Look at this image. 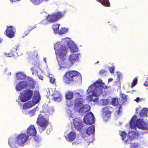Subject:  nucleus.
<instances>
[{"label": "nucleus", "mask_w": 148, "mask_h": 148, "mask_svg": "<svg viewBox=\"0 0 148 148\" xmlns=\"http://www.w3.org/2000/svg\"><path fill=\"white\" fill-rule=\"evenodd\" d=\"M66 44L70 49L71 52L75 53L79 51V48L76 45L74 42L71 38H66L62 39L60 42H57L55 45L54 49L56 55L58 56L61 61H58L60 66L59 69L62 68H66L69 66L67 62L66 55L68 48Z\"/></svg>", "instance_id": "nucleus-1"}, {"label": "nucleus", "mask_w": 148, "mask_h": 148, "mask_svg": "<svg viewBox=\"0 0 148 148\" xmlns=\"http://www.w3.org/2000/svg\"><path fill=\"white\" fill-rule=\"evenodd\" d=\"M27 135L25 133H21L18 135L11 136L8 138V144L12 148H18L19 146L24 147L29 140V136H35L36 131L34 126L31 125L27 128Z\"/></svg>", "instance_id": "nucleus-2"}, {"label": "nucleus", "mask_w": 148, "mask_h": 148, "mask_svg": "<svg viewBox=\"0 0 148 148\" xmlns=\"http://www.w3.org/2000/svg\"><path fill=\"white\" fill-rule=\"evenodd\" d=\"M102 88L105 89L107 88V86L102 82L101 79L99 78L88 87L87 92L88 94L92 93V95L87 96L86 101L88 102L92 101L94 103L96 102L98 100L96 97L102 92Z\"/></svg>", "instance_id": "nucleus-3"}, {"label": "nucleus", "mask_w": 148, "mask_h": 148, "mask_svg": "<svg viewBox=\"0 0 148 148\" xmlns=\"http://www.w3.org/2000/svg\"><path fill=\"white\" fill-rule=\"evenodd\" d=\"M136 115H134L130 122V127L132 129L135 130L137 127L138 128L143 130H146L148 133V124L142 119H137Z\"/></svg>", "instance_id": "nucleus-4"}, {"label": "nucleus", "mask_w": 148, "mask_h": 148, "mask_svg": "<svg viewBox=\"0 0 148 148\" xmlns=\"http://www.w3.org/2000/svg\"><path fill=\"white\" fill-rule=\"evenodd\" d=\"M35 81L32 78L29 77L27 80L20 81L16 85L15 88L17 91H21L23 89L27 88H30L34 87Z\"/></svg>", "instance_id": "nucleus-5"}, {"label": "nucleus", "mask_w": 148, "mask_h": 148, "mask_svg": "<svg viewBox=\"0 0 148 148\" xmlns=\"http://www.w3.org/2000/svg\"><path fill=\"white\" fill-rule=\"evenodd\" d=\"M80 73L76 71H69L66 73L64 78V82L69 84L72 81H76L81 79Z\"/></svg>", "instance_id": "nucleus-6"}, {"label": "nucleus", "mask_w": 148, "mask_h": 148, "mask_svg": "<svg viewBox=\"0 0 148 148\" xmlns=\"http://www.w3.org/2000/svg\"><path fill=\"white\" fill-rule=\"evenodd\" d=\"M63 14L60 12H55L51 15H49L47 17V19L43 20L39 23L40 24L44 25L48 24L49 23L55 22L62 17Z\"/></svg>", "instance_id": "nucleus-7"}, {"label": "nucleus", "mask_w": 148, "mask_h": 148, "mask_svg": "<svg viewBox=\"0 0 148 148\" xmlns=\"http://www.w3.org/2000/svg\"><path fill=\"white\" fill-rule=\"evenodd\" d=\"M75 100L74 101L75 110L76 112L78 111V109L82 106L83 104V100L82 95L84 94L83 90H79V92L74 93Z\"/></svg>", "instance_id": "nucleus-8"}, {"label": "nucleus", "mask_w": 148, "mask_h": 148, "mask_svg": "<svg viewBox=\"0 0 148 148\" xmlns=\"http://www.w3.org/2000/svg\"><path fill=\"white\" fill-rule=\"evenodd\" d=\"M40 99V96L39 92L38 90H35L34 91V95L32 101H29L27 103L24 104L23 107V112H24V110L27 108H29L38 103Z\"/></svg>", "instance_id": "nucleus-9"}, {"label": "nucleus", "mask_w": 148, "mask_h": 148, "mask_svg": "<svg viewBox=\"0 0 148 148\" xmlns=\"http://www.w3.org/2000/svg\"><path fill=\"white\" fill-rule=\"evenodd\" d=\"M48 123V120L45 118L42 115H39L37 119V123L39 126L38 128L39 131L40 132L45 130Z\"/></svg>", "instance_id": "nucleus-10"}, {"label": "nucleus", "mask_w": 148, "mask_h": 148, "mask_svg": "<svg viewBox=\"0 0 148 148\" xmlns=\"http://www.w3.org/2000/svg\"><path fill=\"white\" fill-rule=\"evenodd\" d=\"M33 95V92L31 90L28 89L24 90L19 95V98L23 102H24L31 99Z\"/></svg>", "instance_id": "nucleus-11"}, {"label": "nucleus", "mask_w": 148, "mask_h": 148, "mask_svg": "<svg viewBox=\"0 0 148 148\" xmlns=\"http://www.w3.org/2000/svg\"><path fill=\"white\" fill-rule=\"evenodd\" d=\"M72 120L73 121L74 127L76 130L80 131L81 130H85L87 128L86 125H84L81 119L77 118L74 119L73 118Z\"/></svg>", "instance_id": "nucleus-12"}, {"label": "nucleus", "mask_w": 148, "mask_h": 148, "mask_svg": "<svg viewBox=\"0 0 148 148\" xmlns=\"http://www.w3.org/2000/svg\"><path fill=\"white\" fill-rule=\"evenodd\" d=\"M139 135V133L138 131L129 130L128 135V137L125 140V143L127 144H131L132 140L138 138Z\"/></svg>", "instance_id": "nucleus-13"}, {"label": "nucleus", "mask_w": 148, "mask_h": 148, "mask_svg": "<svg viewBox=\"0 0 148 148\" xmlns=\"http://www.w3.org/2000/svg\"><path fill=\"white\" fill-rule=\"evenodd\" d=\"M95 119L94 115L91 112H90L84 117V122L86 125H90L95 123Z\"/></svg>", "instance_id": "nucleus-14"}, {"label": "nucleus", "mask_w": 148, "mask_h": 148, "mask_svg": "<svg viewBox=\"0 0 148 148\" xmlns=\"http://www.w3.org/2000/svg\"><path fill=\"white\" fill-rule=\"evenodd\" d=\"M81 57V55L79 53H71L68 56L69 61L72 64L79 62L80 58Z\"/></svg>", "instance_id": "nucleus-15"}, {"label": "nucleus", "mask_w": 148, "mask_h": 148, "mask_svg": "<svg viewBox=\"0 0 148 148\" xmlns=\"http://www.w3.org/2000/svg\"><path fill=\"white\" fill-rule=\"evenodd\" d=\"M16 29L14 26H10L8 27L6 31V35L9 38H13L15 35Z\"/></svg>", "instance_id": "nucleus-16"}, {"label": "nucleus", "mask_w": 148, "mask_h": 148, "mask_svg": "<svg viewBox=\"0 0 148 148\" xmlns=\"http://www.w3.org/2000/svg\"><path fill=\"white\" fill-rule=\"evenodd\" d=\"M102 116L105 121H107L110 116L108 107L106 106L102 108Z\"/></svg>", "instance_id": "nucleus-17"}, {"label": "nucleus", "mask_w": 148, "mask_h": 148, "mask_svg": "<svg viewBox=\"0 0 148 148\" xmlns=\"http://www.w3.org/2000/svg\"><path fill=\"white\" fill-rule=\"evenodd\" d=\"M90 109V107L87 104H86L83 106L82 107H80L78 109V112L81 115H83L89 111Z\"/></svg>", "instance_id": "nucleus-18"}, {"label": "nucleus", "mask_w": 148, "mask_h": 148, "mask_svg": "<svg viewBox=\"0 0 148 148\" xmlns=\"http://www.w3.org/2000/svg\"><path fill=\"white\" fill-rule=\"evenodd\" d=\"M53 96V99L56 102L60 101L62 98V95L59 91L55 90L51 94Z\"/></svg>", "instance_id": "nucleus-19"}, {"label": "nucleus", "mask_w": 148, "mask_h": 148, "mask_svg": "<svg viewBox=\"0 0 148 148\" xmlns=\"http://www.w3.org/2000/svg\"><path fill=\"white\" fill-rule=\"evenodd\" d=\"M67 140L69 142L74 140L76 137V134L75 132H72L68 134L67 136H65Z\"/></svg>", "instance_id": "nucleus-20"}, {"label": "nucleus", "mask_w": 148, "mask_h": 148, "mask_svg": "<svg viewBox=\"0 0 148 148\" xmlns=\"http://www.w3.org/2000/svg\"><path fill=\"white\" fill-rule=\"evenodd\" d=\"M19 47L18 45H16L14 47L12 50V51H11V53H5V55L9 57H11L12 56H14V54L13 53L14 52H15L16 53V51Z\"/></svg>", "instance_id": "nucleus-21"}, {"label": "nucleus", "mask_w": 148, "mask_h": 148, "mask_svg": "<svg viewBox=\"0 0 148 148\" xmlns=\"http://www.w3.org/2000/svg\"><path fill=\"white\" fill-rule=\"evenodd\" d=\"M96 1L100 3L104 6L106 7L110 6V4L109 0H96Z\"/></svg>", "instance_id": "nucleus-22"}, {"label": "nucleus", "mask_w": 148, "mask_h": 148, "mask_svg": "<svg viewBox=\"0 0 148 148\" xmlns=\"http://www.w3.org/2000/svg\"><path fill=\"white\" fill-rule=\"evenodd\" d=\"M26 78V75L23 73L20 72L16 73V78L18 80H22Z\"/></svg>", "instance_id": "nucleus-23"}, {"label": "nucleus", "mask_w": 148, "mask_h": 148, "mask_svg": "<svg viewBox=\"0 0 148 148\" xmlns=\"http://www.w3.org/2000/svg\"><path fill=\"white\" fill-rule=\"evenodd\" d=\"M95 127L93 125H92L87 129L86 133L88 135L93 134L95 132Z\"/></svg>", "instance_id": "nucleus-24"}, {"label": "nucleus", "mask_w": 148, "mask_h": 148, "mask_svg": "<svg viewBox=\"0 0 148 148\" xmlns=\"http://www.w3.org/2000/svg\"><path fill=\"white\" fill-rule=\"evenodd\" d=\"M79 92V91H73L72 92H69L66 95V99H71L73 98V96L75 98V97H74V93Z\"/></svg>", "instance_id": "nucleus-25"}, {"label": "nucleus", "mask_w": 148, "mask_h": 148, "mask_svg": "<svg viewBox=\"0 0 148 148\" xmlns=\"http://www.w3.org/2000/svg\"><path fill=\"white\" fill-rule=\"evenodd\" d=\"M148 110V109L147 108H145L143 109L141 112L139 113L140 115V116L143 117L144 116H146L147 117V113Z\"/></svg>", "instance_id": "nucleus-26"}, {"label": "nucleus", "mask_w": 148, "mask_h": 148, "mask_svg": "<svg viewBox=\"0 0 148 148\" xmlns=\"http://www.w3.org/2000/svg\"><path fill=\"white\" fill-rule=\"evenodd\" d=\"M60 25V24H56L53 26V30L54 32V33L55 34H59V31H60V30L59 29Z\"/></svg>", "instance_id": "nucleus-27"}, {"label": "nucleus", "mask_w": 148, "mask_h": 148, "mask_svg": "<svg viewBox=\"0 0 148 148\" xmlns=\"http://www.w3.org/2000/svg\"><path fill=\"white\" fill-rule=\"evenodd\" d=\"M49 0H30L35 5H38L43 1H48Z\"/></svg>", "instance_id": "nucleus-28"}, {"label": "nucleus", "mask_w": 148, "mask_h": 148, "mask_svg": "<svg viewBox=\"0 0 148 148\" xmlns=\"http://www.w3.org/2000/svg\"><path fill=\"white\" fill-rule=\"evenodd\" d=\"M112 104L114 106H116L119 103L118 100L116 98H114L112 99L110 103Z\"/></svg>", "instance_id": "nucleus-29"}, {"label": "nucleus", "mask_w": 148, "mask_h": 148, "mask_svg": "<svg viewBox=\"0 0 148 148\" xmlns=\"http://www.w3.org/2000/svg\"><path fill=\"white\" fill-rule=\"evenodd\" d=\"M29 56L31 58H36L37 56V52L36 51H34L32 52L29 53Z\"/></svg>", "instance_id": "nucleus-30"}, {"label": "nucleus", "mask_w": 148, "mask_h": 148, "mask_svg": "<svg viewBox=\"0 0 148 148\" xmlns=\"http://www.w3.org/2000/svg\"><path fill=\"white\" fill-rule=\"evenodd\" d=\"M68 29L65 28H61L60 30V31H59V34H64L66 32H67Z\"/></svg>", "instance_id": "nucleus-31"}, {"label": "nucleus", "mask_w": 148, "mask_h": 148, "mask_svg": "<svg viewBox=\"0 0 148 148\" xmlns=\"http://www.w3.org/2000/svg\"><path fill=\"white\" fill-rule=\"evenodd\" d=\"M140 147L139 144L137 143H134L131 144L130 148H138Z\"/></svg>", "instance_id": "nucleus-32"}, {"label": "nucleus", "mask_w": 148, "mask_h": 148, "mask_svg": "<svg viewBox=\"0 0 148 148\" xmlns=\"http://www.w3.org/2000/svg\"><path fill=\"white\" fill-rule=\"evenodd\" d=\"M38 107H36L34 108L33 110H31L29 112V114L30 116H32L34 115L35 114V112Z\"/></svg>", "instance_id": "nucleus-33"}, {"label": "nucleus", "mask_w": 148, "mask_h": 148, "mask_svg": "<svg viewBox=\"0 0 148 148\" xmlns=\"http://www.w3.org/2000/svg\"><path fill=\"white\" fill-rule=\"evenodd\" d=\"M122 103H124L127 101V97L125 95L122 94L121 96Z\"/></svg>", "instance_id": "nucleus-34"}, {"label": "nucleus", "mask_w": 148, "mask_h": 148, "mask_svg": "<svg viewBox=\"0 0 148 148\" xmlns=\"http://www.w3.org/2000/svg\"><path fill=\"white\" fill-rule=\"evenodd\" d=\"M120 135L122 137V139L124 140L127 136V134L125 131H123L120 133Z\"/></svg>", "instance_id": "nucleus-35"}, {"label": "nucleus", "mask_w": 148, "mask_h": 148, "mask_svg": "<svg viewBox=\"0 0 148 148\" xmlns=\"http://www.w3.org/2000/svg\"><path fill=\"white\" fill-rule=\"evenodd\" d=\"M137 81L138 80L137 78L134 79L131 85V87L132 88H133L136 84Z\"/></svg>", "instance_id": "nucleus-36"}, {"label": "nucleus", "mask_w": 148, "mask_h": 148, "mask_svg": "<svg viewBox=\"0 0 148 148\" xmlns=\"http://www.w3.org/2000/svg\"><path fill=\"white\" fill-rule=\"evenodd\" d=\"M110 102V100L108 99H104L102 102V105L104 106L108 104Z\"/></svg>", "instance_id": "nucleus-37"}, {"label": "nucleus", "mask_w": 148, "mask_h": 148, "mask_svg": "<svg viewBox=\"0 0 148 148\" xmlns=\"http://www.w3.org/2000/svg\"><path fill=\"white\" fill-rule=\"evenodd\" d=\"M107 73V71L105 69L101 70L99 72V74L101 75H105Z\"/></svg>", "instance_id": "nucleus-38"}, {"label": "nucleus", "mask_w": 148, "mask_h": 148, "mask_svg": "<svg viewBox=\"0 0 148 148\" xmlns=\"http://www.w3.org/2000/svg\"><path fill=\"white\" fill-rule=\"evenodd\" d=\"M67 113L70 115L71 118H73L72 117V115L71 114V111L70 109H68L66 110Z\"/></svg>", "instance_id": "nucleus-39"}, {"label": "nucleus", "mask_w": 148, "mask_h": 148, "mask_svg": "<svg viewBox=\"0 0 148 148\" xmlns=\"http://www.w3.org/2000/svg\"><path fill=\"white\" fill-rule=\"evenodd\" d=\"M114 67L113 66H112L109 68L110 72L111 73H114Z\"/></svg>", "instance_id": "nucleus-40"}, {"label": "nucleus", "mask_w": 148, "mask_h": 148, "mask_svg": "<svg viewBox=\"0 0 148 148\" xmlns=\"http://www.w3.org/2000/svg\"><path fill=\"white\" fill-rule=\"evenodd\" d=\"M117 27L115 25H114L112 28V30L113 32H116L117 31Z\"/></svg>", "instance_id": "nucleus-41"}, {"label": "nucleus", "mask_w": 148, "mask_h": 148, "mask_svg": "<svg viewBox=\"0 0 148 148\" xmlns=\"http://www.w3.org/2000/svg\"><path fill=\"white\" fill-rule=\"evenodd\" d=\"M35 141L37 143H40L41 138L39 137H37L35 139Z\"/></svg>", "instance_id": "nucleus-42"}, {"label": "nucleus", "mask_w": 148, "mask_h": 148, "mask_svg": "<svg viewBox=\"0 0 148 148\" xmlns=\"http://www.w3.org/2000/svg\"><path fill=\"white\" fill-rule=\"evenodd\" d=\"M144 85L146 86H148V77L146 79L145 82L144 84Z\"/></svg>", "instance_id": "nucleus-43"}, {"label": "nucleus", "mask_w": 148, "mask_h": 148, "mask_svg": "<svg viewBox=\"0 0 148 148\" xmlns=\"http://www.w3.org/2000/svg\"><path fill=\"white\" fill-rule=\"evenodd\" d=\"M55 79L54 77H53V78H50V82L51 83L53 84L55 82Z\"/></svg>", "instance_id": "nucleus-44"}, {"label": "nucleus", "mask_w": 148, "mask_h": 148, "mask_svg": "<svg viewBox=\"0 0 148 148\" xmlns=\"http://www.w3.org/2000/svg\"><path fill=\"white\" fill-rule=\"evenodd\" d=\"M116 73L117 74L116 75H117V78L119 80L120 79V78L121 75V73L119 72H117Z\"/></svg>", "instance_id": "nucleus-45"}, {"label": "nucleus", "mask_w": 148, "mask_h": 148, "mask_svg": "<svg viewBox=\"0 0 148 148\" xmlns=\"http://www.w3.org/2000/svg\"><path fill=\"white\" fill-rule=\"evenodd\" d=\"M141 100V99L139 97H137L136 99L134 100V101H136L137 102H138L139 101H140Z\"/></svg>", "instance_id": "nucleus-46"}, {"label": "nucleus", "mask_w": 148, "mask_h": 148, "mask_svg": "<svg viewBox=\"0 0 148 148\" xmlns=\"http://www.w3.org/2000/svg\"><path fill=\"white\" fill-rule=\"evenodd\" d=\"M30 31H29L27 29V31H26L25 32L24 34H25V36H27V35H28Z\"/></svg>", "instance_id": "nucleus-47"}, {"label": "nucleus", "mask_w": 148, "mask_h": 148, "mask_svg": "<svg viewBox=\"0 0 148 148\" xmlns=\"http://www.w3.org/2000/svg\"><path fill=\"white\" fill-rule=\"evenodd\" d=\"M40 145H41L40 143H36V144H35V146L36 147H38Z\"/></svg>", "instance_id": "nucleus-48"}, {"label": "nucleus", "mask_w": 148, "mask_h": 148, "mask_svg": "<svg viewBox=\"0 0 148 148\" xmlns=\"http://www.w3.org/2000/svg\"><path fill=\"white\" fill-rule=\"evenodd\" d=\"M48 76L50 78L52 79V78H53V77H54L53 75L52 74H48Z\"/></svg>", "instance_id": "nucleus-49"}, {"label": "nucleus", "mask_w": 148, "mask_h": 148, "mask_svg": "<svg viewBox=\"0 0 148 148\" xmlns=\"http://www.w3.org/2000/svg\"><path fill=\"white\" fill-rule=\"evenodd\" d=\"M121 108V106H120L119 108V110H118V111L117 112V114H119L120 112H121L120 111V109Z\"/></svg>", "instance_id": "nucleus-50"}, {"label": "nucleus", "mask_w": 148, "mask_h": 148, "mask_svg": "<svg viewBox=\"0 0 148 148\" xmlns=\"http://www.w3.org/2000/svg\"><path fill=\"white\" fill-rule=\"evenodd\" d=\"M38 77L40 79L42 80H43V77L42 76L38 75Z\"/></svg>", "instance_id": "nucleus-51"}, {"label": "nucleus", "mask_w": 148, "mask_h": 148, "mask_svg": "<svg viewBox=\"0 0 148 148\" xmlns=\"http://www.w3.org/2000/svg\"><path fill=\"white\" fill-rule=\"evenodd\" d=\"M32 27L31 26H28L27 27V29L29 31H30L32 30H31V29H32Z\"/></svg>", "instance_id": "nucleus-52"}, {"label": "nucleus", "mask_w": 148, "mask_h": 148, "mask_svg": "<svg viewBox=\"0 0 148 148\" xmlns=\"http://www.w3.org/2000/svg\"><path fill=\"white\" fill-rule=\"evenodd\" d=\"M113 80V79L112 78H110L108 80V83L110 82H112Z\"/></svg>", "instance_id": "nucleus-53"}, {"label": "nucleus", "mask_w": 148, "mask_h": 148, "mask_svg": "<svg viewBox=\"0 0 148 148\" xmlns=\"http://www.w3.org/2000/svg\"><path fill=\"white\" fill-rule=\"evenodd\" d=\"M43 60L44 61V62L45 63H47L46 62V57H44L43 58Z\"/></svg>", "instance_id": "nucleus-54"}, {"label": "nucleus", "mask_w": 148, "mask_h": 148, "mask_svg": "<svg viewBox=\"0 0 148 148\" xmlns=\"http://www.w3.org/2000/svg\"><path fill=\"white\" fill-rule=\"evenodd\" d=\"M36 27V25H34L33 27H32V29H31V30H32L33 29L35 28Z\"/></svg>", "instance_id": "nucleus-55"}, {"label": "nucleus", "mask_w": 148, "mask_h": 148, "mask_svg": "<svg viewBox=\"0 0 148 148\" xmlns=\"http://www.w3.org/2000/svg\"><path fill=\"white\" fill-rule=\"evenodd\" d=\"M8 76H10L11 75V73L10 72L9 73H8L7 74Z\"/></svg>", "instance_id": "nucleus-56"}, {"label": "nucleus", "mask_w": 148, "mask_h": 148, "mask_svg": "<svg viewBox=\"0 0 148 148\" xmlns=\"http://www.w3.org/2000/svg\"><path fill=\"white\" fill-rule=\"evenodd\" d=\"M2 39L0 38V43L2 42Z\"/></svg>", "instance_id": "nucleus-57"}, {"label": "nucleus", "mask_w": 148, "mask_h": 148, "mask_svg": "<svg viewBox=\"0 0 148 148\" xmlns=\"http://www.w3.org/2000/svg\"><path fill=\"white\" fill-rule=\"evenodd\" d=\"M31 70L32 71H33V70H34V68L33 67H32V68H31Z\"/></svg>", "instance_id": "nucleus-58"}, {"label": "nucleus", "mask_w": 148, "mask_h": 148, "mask_svg": "<svg viewBox=\"0 0 148 148\" xmlns=\"http://www.w3.org/2000/svg\"><path fill=\"white\" fill-rule=\"evenodd\" d=\"M7 70H8V69H7V68H6V69H5V72H6V71Z\"/></svg>", "instance_id": "nucleus-59"}, {"label": "nucleus", "mask_w": 148, "mask_h": 148, "mask_svg": "<svg viewBox=\"0 0 148 148\" xmlns=\"http://www.w3.org/2000/svg\"><path fill=\"white\" fill-rule=\"evenodd\" d=\"M32 74L34 75V73L33 72H32Z\"/></svg>", "instance_id": "nucleus-60"}, {"label": "nucleus", "mask_w": 148, "mask_h": 148, "mask_svg": "<svg viewBox=\"0 0 148 148\" xmlns=\"http://www.w3.org/2000/svg\"><path fill=\"white\" fill-rule=\"evenodd\" d=\"M51 131V130H49V133L50 131Z\"/></svg>", "instance_id": "nucleus-61"}, {"label": "nucleus", "mask_w": 148, "mask_h": 148, "mask_svg": "<svg viewBox=\"0 0 148 148\" xmlns=\"http://www.w3.org/2000/svg\"><path fill=\"white\" fill-rule=\"evenodd\" d=\"M48 132V130H47V133Z\"/></svg>", "instance_id": "nucleus-62"}, {"label": "nucleus", "mask_w": 148, "mask_h": 148, "mask_svg": "<svg viewBox=\"0 0 148 148\" xmlns=\"http://www.w3.org/2000/svg\"><path fill=\"white\" fill-rule=\"evenodd\" d=\"M72 105L73 104H72ZM71 106V105H70V106H69V107Z\"/></svg>", "instance_id": "nucleus-63"}, {"label": "nucleus", "mask_w": 148, "mask_h": 148, "mask_svg": "<svg viewBox=\"0 0 148 148\" xmlns=\"http://www.w3.org/2000/svg\"><path fill=\"white\" fill-rule=\"evenodd\" d=\"M52 108V110H53V108Z\"/></svg>", "instance_id": "nucleus-64"}]
</instances>
